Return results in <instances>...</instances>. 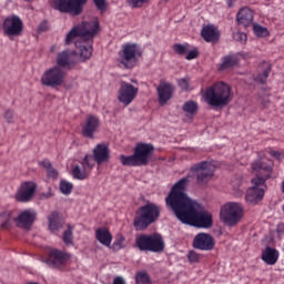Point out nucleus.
Here are the masks:
<instances>
[{
    "label": "nucleus",
    "mask_w": 284,
    "mask_h": 284,
    "mask_svg": "<svg viewBox=\"0 0 284 284\" xmlns=\"http://www.w3.org/2000/svg\"><path fill=\"white\" fill-rule=\"evenodd\" d=\"M182 110L186 114L194 116L199 112V103L196 101L189 100L183 104Z\"/></svg>",
    "instance_id": "72a5a7b5"
},
{
    "label": "nucleus",
    "mask_w": 284,
    "mask_h": 284,
    "mask_svg": "<svg viewBox=\"0 0 284 284\" xmlns=\"http://www.w3.org/2000/svg\"><path fill=\"white\" fill-rule=\"evenodd\" d=\"M92 170H94V158H92L90 154H87L82 161H80V165L77 164L72 168L71 174L72 178L77 181H85V179H90Z\"/></svg>",
    "instance_id": "f8f14e48"
},
{
    "label": "nucleus",
    "mask_w": 284,
    "mask_h": 284,
    "mask_svg": "<svg viewBox=\"0 0 284 284\" xmlns=\"http://www.w3.org/2000/svg\"><path fill=\"white\" fill-rule=\"evenodd\" d=\"M14 210H4L0 212V221L1 223V230H10L12 227V222H17V215Z\"/></svg>",
    "instance_id": "bb28decb"
},
{
    "label": "nucleus",
    "mask_w": 284,
    "mask_h": 284,
    "mask_svg": "<svg viewBox=\"0 0 284 284\" xmlns=\"http://www.w3.org/2000/svg\"><path fill=\"white\" fill-rule=\"evenodd\" d=\"M3 30L8 37H19L23 32V21L17 16L7 18L3 22Z\"/></svg>",
    "instance_id": "6ab92c4d"
},
{
    "label": "nucleus",
    "mask_w": 284,
    "mask_h": 284,
    "mask_svg": "<svg viewBox=\"0 0 284 284\" xmlns=\"http://www.w3.org/2000/svg\"><path fill=\"white\" fill-rule=\"evenodd\" d=\"M236 0H227V8H234Z\"/></svg>",
    "instance_id": "864d4df0"
},
{
    "label": "nucleus",
    "mask_w": 284,
    "mask_h": 284,
    "mask_svg": "<svg viewBox=\"0 0 284 284\" xmlns=\"http://www.w3.org/2000/svg\"><path fill=\"white\" fill-rule=\"evenodd\" d=\"M77 65L74 61V53L70 51H62L58 53L55 68H63L64 70H72V67Z\"/></svg>",
    "instance_id": "b1692460"
},
{
    "label": "nucleus",
    "mask_w": 284,
    "mask_h": 284,
    "mask_svg": "<svg viewBox=\"0 0 284 284\" xmlns=\"http://www.w3.org/2000/svg\"><path fill=\"white\" fill-rule=\"evenodd\" d=\"M154 152V145L148 143H138L133 150L135 159L141 166L148 165L150 163V156Z\"/></svg>",
    "instance_id": "a211bd4d"
},
{
    "label": "nucleus",
    "mask_w": 284,
    "mask_h": 284,
    "mask_svg": "<svg viewBox=\"0 0 284 284\" xmlns=\"http://www.w3.org/2000/svg\"><path fill=\"white\" fill-rule=\"evenodd\" d=\"M191 172L196 174L199 185H206V183L214 176V172L210 169V162H200L191 166Z\"/></svg>",
    "instance_id": "2eb2a0df"
},
{
    "label": "nucleus",
    "mask_w": 284,
    "mask_h": 284,
    "mask_svg": "<svg viewBox=\"0 0 284 284\" xmlns=\"http://www.w3.org/2000/svg\"><path fill=\"white\" fill-rule=\"evenodd\" d=\"M243 214V204L239 202H229L224 204L220 212L221 221H223V223H225V225H229L230 227H233L234 225H237V223H241Z\"/></svg>",
    "instance_id": "6e6552de"
},
{
    "label": "nucleus",
    "mask_w": 284,
    "mask_h": 284,
    "mask_svg": "<svg viewBox=\"0 0 284 284\" xmlns=\"http://www.w3.org/2000/svg\"><path fill=\"white\" fill-rule=\"evenodd\" d=\"M172 94H174V87L171 83H162L158 88V97L160 104L165 105L170 99H172Z\"/></svg>",
    "instance_id": "393cba45"
},
{
    "label": "nucleus",
    "mask_w": 284,
    "mask_h": 284,
    "mask_svg": "<svg viewBox=\"0 0 284 284\" xmlns=\"http://www.w3.org/2000/svg\"><path fill=\"white\" fill-rule=\"evenodd\" d=\"M4 119L8 123H12L14 121V111L9 109L4 112Z\"/></svg>",
    "instance_id": "8fccbe9b"
},
{
    "label": "nucleus",
    "mask_w": 284,
    "mask_h": 284,
    "mask_svg": "<svg viewBox=\"0 0 284 284\" xmlns=\"http://www.w3.org/2000/svg\"><path fill=\"white\" fill-rule=\"evenodd\" d=\"M85 3H88V0H52V8L64 14L79 17V14L83 13Z\"/></svg>",
    "instance_id": "9d476101"
},
{
    "label": "nucleus",
    "mask_w": 284,
    "mask_h": 284,
    "mask_svg": "<svg viewBox=\"0 0 284 284\" xmlns=\"http://www.w3.org/2000/svg\"><path fill=\"white\" fill-rule=\"evenodd\" d=\"M252 170L256 174V178L252 179V184L254 186L247 190L245 201L246 203H251V205H256L261 203V201H263V196H265V190H267L265 182L272 176L274 162L262 159L255 160L252 163Z\"/></svg>",
    "instance_id": "f03ea898"
},
{
    "label": "nucleus",
    "mask_w": 284,
    "mask_h": 284,
    "mask_svg": "<svg viewBox=\"0 0 284 284\" xmlns=\"http://www.w3.org/2000/svg\"><path fill=\"white\" fill-rule=\"evenodd\" d=\"M233 39L240 43H245L247 41V34L243 32H235L233 33Z\"/></svg>",
    "instance_id": "a18cd8bd"
},
{
    "label": "nucleus",
    "mask_w": 284,
    "mask_h": 284,
    "mask_svg": "<svg viewBox=\"0 0 284 284\" xmlns=\"http://www.w3.org/2000/svg\"><path fill=\"white\" fill-rule=\"evenodd\" d=\"M101 125V120L97 115H89L82 125V136L85 139H94L97 130Z\"/></svg>",
    "instance_id": "aec40b11"
},
{
    "label": "nucleus",
    "mask_w": 284,
    "mask_h": 284,
    "mask_svg": "<svg viewBox=\"0 0 284 284\" xmlns=\"http://www.w3.org/2000/svg\"><path fill=\"white\" fill-rule=\"evenodd\" d=\"M120 163L128 168H141L139 160L136 159L135 153L132 155H120Z\"/></svg>",
    "instance_id": "c756f323"
},
{
    "label": "nucleus",
    "mask_w": 284,
    "mask_h": 284,
    "mask_svg": "<svg viewBox=\"0 0 284 284\" xmlns=\"http://www.w3.org/2000/svg\"><path fill=\"white\" fill-rule=\"evenodd\" d=\"M143 53L136 43H125L122 45L121 51L119 52L120 63L124 65L126 70H132L139 64V60Z\"/></svg>",
    "instance_id": "1a4fd4ad"
},
{
    "label": "nucleus",
    "mask_w": 284,
    "mask_h": 284,
    "mask_svg": "<svg viewBox=\"0 0 284 284\" xmlns=\"http://www.w3.org/2000/svg\"><path fill=\"white\" fill-rule=\"evenodd\" d=\"M201 37L206 43H219L221 39V31L214 24H207L202 28Z\"/></svg>",
    "instance_id": "5701e85b"
},
{
    "label": "nucleus",
    "mask_w": 284,
    "mask_h": 284,
    "mask_svg": "<svg viewBox=\"0 0 284 284\" xmlns=\"http://www.w3.org/2000/svg\"><path fill=\"white\" fill-rule=\"evenodd\" d=\"M270 72H272V67L267 65V68L262 73L256 75L255 81L262 84L266 83L267 79L270 78Z\"/></svg>",
    "instance_id": "79ce46f5"
},
{
    "label": "nucleus",
    "mask_w": 284,
    "mask_h": 284,
    "mask_svg": "<svg viewBox=\"0 0 284 284\" xmlns=\"http://www.w3.org/2000/svg\"><path fill=\"white\" fill-rule=\"evenodd\" d=\"M253 32L255 37H260V38L270 37V31L267 30V28L261 24H253Z\"/></svg>",
    "instance_id": "a19ab883"
},
{
    "label": "nucleus",
    "mask_w": 284,
    "mask_h": 284,
    "mask_svg": "<svg viewBox=\"0 0 284 284\" xmlns=\"http://www.w3.org/2000/svg\"><path fill=\"white\" fill-rule=\"evenodd\" d=\"M37 194V183L28 181L20 185V190L17 191L14 199L18 203H30Z\"/></svg>",
    "instance_id": "dca6fc26"
},
{
    "label": "nucleus",
    "mask_w": 284,
    "mask_h": 284,
    "mask_svg": "<svg viewBox=\"0 0 284 284\" xmlns=\"http://www.w3.org/2000/svg\"><path fill=\"white\" fill-rule=\"evenodd\" d=\"M199 57V49H193V50H190L189 49V52L186 53V57L185 59L187 61H192L193 59H196Z\"/></svg>",
    "instance_id": "09e8293b"
},
{
    "label": "nucleus",
    "mask_w": 284,
    "mask_h": 284,
    "mask_svg": "<svg viewBox=\"0 0 284 284\" xmlns=\"http://www.w3.org/2000/svg\"><path fill=\"white\" fill-rule=\"evenodd\" d=\"M173 51L175 52V54L183 57L184 54H187L190 52V44L175 43L173 44Z\"/></svg>",
    "instance_id": "ea45409f"
},
{
    "label": "nucleus",
    "mask_w": 284,
    "mask_h": 284,
    "mask_svg": "<svg viewBox=\"0 0 284 284\" xmlns=\"http://www.w3.org/2000/svg\"><path fill=\"white\" fill-rule=\"evenodd\" d=\"M262 261H264L266 265H276V263L278 262L277 250L267 246L262 253Z\"/></svg>",
    "instance_id": "c85d7f7f"
},
{
    "label": "nucleus",
    "mask_w": 284,
    "mask_h": 284,
    "mask_svg": "<svg viewBox=\"0 0 284 284\" xmlns=\"http://www.w3.org/2000/svg\"><path fill=\"white\" fill-rule=\"evenodd\" d=\"M72 258V255L63 251L53 248L50 251L48 257L44 260V263L52 267L53 270H63L68 262Z\"/></svg>",
    "instance_id": "ddd939ff"
},
{
    "label": "nucleus",
    "mask_w": 284,
    "mask_h": 284,
    "mask_svg": "<svg viewBox=\"0 0 284 284\" xmlns=\"http://www.w3.org/2000/svg\"><path fill=\"white\" fill-rule=\"evenodd\" d=\"M135 245L140 252L161 254L165 250V242L159 233L138 235L135 237Z\"/></svg>",
    "instance_id": "0eeeda50"
},
{
    "label": "nucleus",
    "mask_w": 284,
    "mask_h": 284,
    "mask_svg": "<svg viewBox=\"0 0 284 284\" xmlns=\"http://www.w3.org/2000/svg\"><path fill=\"white\" fill-rule=\"evenodd\" d=\"M204 100L211 108H225L232 103V88L225 82H216L205 89Z\"/></svg>",
    "instance_id": "39448f33"
},
{
    "label": "nucleus",
    "mask_w": 284,
    "mask_h": 284,
    "mask_svg": "<svg viewBox=\"0 0 284 284\" xmlns=\"http://www.w3.org/2000/svg\"><path fill=\"white\" fill-rule=\"evenodd\" d=\"M73 232H74V226H72L71 224H68L67 230L63 232V235H62V241L64 245H72L74 241Z\"/></svg>",
    "instance_id": "f704fd0d"
},
{
    "label": "nucleus",
    "mask_w": 284,
    "mask_h": 284,
    "mask_svg": "<svg viewBox=\"0 0 284 284\" xmlns=\"http://www.w3.org/2000/svg\"><path fill=\"white\" fill-rule=\"evenodd\" d=\"M64 82L65 71L59 67L48 69L41 77V83L47 88H61Z\"/></svg>",
    "instance_id": "9b49d317"
},
{
    "label": "nucleus",
    "mask_w": 284,
    "mask_h": 284,
    "mask_svg": "<svg viewBox=\"0 0 284 284\" xmlns=\"http://www.w3.org/2000/svg\"><path fill=\"white\" fill-rule=\"evenodd\" d=\"M239 64V58L236 55H226L223 58L222 63L219 67L220 72L223 70H230V68H234V65Z\"/></svg>",
    "instance_id": "2f4dec72"
},
{
    "label": "nucleus",
    "mask_w": 284,
    "mask_h": 284,
    "mask_svg": "<svg viewBox=\"0 0 284 284\" xmlns=\"http://www.w3.org/2000/svg\"><path fill=\"white\" fill-rule=\"evenodd\" d=\"M59 187H60V192L64 194V196H70V194H72V190H74V184H72V182H69L67 180H61Z\"/></svg>",
    "instance_id": "e433bc0d"
},
{
    "label": "nucleus",
    "mask_w": 284,
    "mask_h": 284,
    "mask_svg": "<svg viewBox=\"0 0 284 284\" xmlns=\"http://www.w3.org/2000/svg\"><path fill=\"white\" fill-rule=\"evenodd\" d=\"M161 216V206L155 203H146L140 206L135 212L133 225L136 230H148L152 223H156Z\"/></svg>",
    "instance_id": "423d86ee"
},
{
    "label": "nucleus",
    "mask_w": 284,
    "mask_h": 284,
    "mask_svg": "<svg viewBox=\"0 0 284 284\" xmlns=\"http://www.w3.org/2000/svg\"><path fill=\"white\" fill-rule=\"evenodd\" d=\"M216 242L209 233H197L193 240V247L202 252H212Z\"/></svg>",
    "instance_id": "f3484780"
},
{
    "label": "nucleus",
    "mask_w": 284,
    "mask_h": 284,
    "mask_svg": "<svg viewBox=\"0 0 284 284\" xmlns=\"http://www.w3.org/2000/svg\"><path fill=\"white\" fill-rule=\"evenodd\" d=\"M37 220V212L32 209H28L22 211L17 217L16 223L18 227L22 230H30L32 227L34 221Z\"/></svg>",
    "instance_id": "412c9836"
},
{
    "label": "nucleus",
    "mask_w": 284,
    "mask_h": 284,
    "mask_svg": "<svg viewBox=\"0 0 284 284\" xmlns=\"http://www.w3.org/2000/svg\"><path fill=\"white\" fill-rule=\"evenodd\" d=\"M39 165H41L47 170L48 179H59V171L52 168V163L50 162V160H44L42 162H39Z\"/></svg>",
    "instance_id": "473e14b6"
},
{
    "label": "nucleus",
    "mask_w": 284,
    "mask_h": 284,
    "mask_svg": "<svg viewBox=\"0 0 284 284\" xmlns=\"http://www.w3.org/2000/svg\"><path fill=\"white\" fill-rule=\"evenodd\" d=\"M236 21L239 26H244V28H248V26L254 21V12L252 11V9L244 7L237 12Z\"/></svg>",
    "instance_id": "a878e982"
},
{
    "label": "nucleus",
    "mask_w": 284,
    "mask_h": 284,
    "mask_svg": "<svg viewBox=\"0 0 284 284\" xmlns=\"http://www.w3.org/2000/svg\"><path fill=\"white\" fill-rule=\"evenodd\" d=\"M49 221V230L51 232H59L61 230V219L59 217V212L53 211L48 217Z\"/></svg>",
    "instance_id": "7c9ffc66"
},
{
    "label": "nucleus",
    "mask_w": 284,
    "mask_h": 284,
    "mask_svg": "<svg viewBox=\"0 0 284 284\" xmlns=\"http://www.w3.org/2000/svg\"><path fill=\"white\" fill-rule=\"evenodd\" d=\"M178 85L184 92H192V90H194V87H192V81L190 77L178 79Z\"/></svg>",
    "instance_id": "c9c22d12"
},
{
    "label": "nucleus",
    "mask_w": 284,
    "mask_h": 284,
    "mask_svg": "<svg viewBox=\"0 0 284 284\" xmlns=\"http://www.w3.org/2000/svg\"><path fill=\"white\" fill-rule=\"evenodd\" d=\"M99 34V20L83 21L80 24L73 27L65 37V45H70L75 41V48L80 54V61L85 63V61L92 58V52L94 45V36ZM79 39V40H77Z\"/></svg>",
    "instance_id": "f257e3e1"
},
{
    "label": "nucleus",
    "mask_w": 284,
    "mask_h": 284,
    "mask_svg": "<svg viewBox=\"0 0 284 284\" xmlns=\"http://www.w3.org/2000/svg\"><path fill=\"white\" fill-rule=\"evenodd\" d=\"M190 179H192V176L186 175L178 181L165 199L166 206L169 210H172L174 214H179V212L194 203V200L189 199L185 193L187 185H190Z\"/></svg>",
    "instance_id": "20e7f679"
},
{
    "label": "nucleus",
    "mask_w": 284,
    "mask_h": 284,
    "mask_svg": "<svg viewBox=\"0 0 284 284\" xmlns=\"http://www.w3.org/2000/svg\"><path fill=\"white\" fill-rule=\"evenodd\" d=\"M268 154L271 156H273V159H276L277 161H283V159H284V152L283 151L270 150Z\"/></svg>",
    "instance_id": "49530a36"
},
{
    "label": "nucleus",
    "mask_w": 284,
    "mask_h": 284,
    "mask_svg": "<svg viewBox=\"0 0 284 284\" xmlns=\"http://www.w3.org/2000/svg\"><path fill=\"white\" fill-rule=\"evenodd\" d=\"M95 239L105 247H110V245H112V233H110V231L105 227L97 229Z\"/></svg>",
    "instance_id": "cd10ccee"
},
{
    "label": "nucleus",
    "mask_w": 284,
    "mask_h": 284,
    "mask_svg": "<svg viewBox=\"0 0 284 284\" xmlns=\"http://www.w3.org/2000/svg\"><path fill=\"white\" fill-rule=\"evenodd\" d=\"M93 159L94 165H102V163H108L110 161V148L106 144L101 143L98 144L94 150L93 154H91Z\"/></svg>",
    "instance_id": "4be33fe9"
},
{
    "label": "nucleus",
    "mask_w": 284,
    "mask_h": 284,
    "mask_svg": "<svg viewBox=\"0 0 284 284\" xmlns=\"http://www.w3.org/2000/svg\"><path fill=\"white\" fill-rule=\"evenodd\" d=\"M149 2L150 0H126V3H129L131 8H143V6Z\"/></svg>",
    "instance_id": "c03bdc74"
},
{
    "label": "nucleus",
    "mask_w": 284,
    "mask_h": 284,
    "mask_svg": "<svg viewBox=\"0 0 284 284\" xmlns=\"http://www.w3.org/2000/svg\"><path fill=\"white\" fill-rule=\"evenodd\" d=\"M26 1H32V0H26Z\"/></svg>",
    "instance_id": "4d7b16f0"
},
{
    "label": "nucleus",
    "mask_w": 284,
    "mask_h": 284,
    "mask_svg": "<svg viewBox=\"0 0 284 284\" xmlns=\"http://www.w3.org/2000/svg\"><path fill=\"white\" fill-rule=\"evenodd\" d=\"M113 284H125V280H123L121 276H118L113 280Z\"/></svg>",
    "instance_id": "603ef678"
},
{
    "label": "nucleus",
    "mask_w": 284,
    "mask_h": 284,
    "mask_svg": "<svg viewBox=\"0 0 284 284\" xmlns=\"http://www.w3.org/2000/svg\"><path fill=\"white\" fill-rule=\"evenodd\" d=\"M125 236L123 234H118L115 236V241L113 242L111 250L113 252H119V250H123L125 247Z\"/></svg>",
    "instance_id": "4c0bfd02"
},
{
    "label": "nucleus",
    "mask_w": 284,
    "mask_h": 284,
    "mask_svg": "<svg viewBox=\"0 0 284 284\" xmlns=\"http://www.w3.org/2000/svg\"><path fill=\"white\" fill-rule=\"evenodd\" d=\"M175 216L184 225L203 227L204 230L212 227L214 223L212 219V213L205 211V209H203V205L199 204L196 201L185 206L184 210L178 212Z\"/></svg>",
    "instance_id": "7ed1b4c3"
},
{
    "label": "nucleus",
    "mask_w": 284,
    "mask_h": 284,
    "mask_svg": "<svg viewBox=\"0 0 284 284\" xmlns=\"http://www.w3.org/2000/svg\"><path fill=\"white\" fill-rule=\"evenodd\" d=\"M162 1H164V3H168V1H170V0H162Z\"/></svg>",
    "instance_id": "6e6d98bb"
},
{
    "label": "nucleus",
    "mask_w": 284,
    "mask_h": 284,
    "mask_svg": "<svg viewBox=\"0 0 284 284\" xmlns=\"http://www.w3.org/2000/svg\"><path fill=\"white\" fill-rule=\"evenodd\" d=\"M135 283L136 284H152V280L150 275L145 271H140L135 274Z\"/></svg>",
    "instance_id": "58836bf2"
},
{
    "label": "nucleus",
    "mask_w": 284,
    "mask_h": 284,
    "mask_svg": "<svg viewBox=\"0 0 284 284\" xmlns=\"http://www.w3.org/2000/svg\"><path fill=\"white\" fill-rule=\"evenodd\" d=\"M42 196L45 199H52V192L43 193Z\"/></svg>",
    "instance_id": "5fc2aeb1"
},
{
    "label": "nucleus",
    "mask_w": 284,
    "mask_h": 284,
    "mask_svg": "<svg viewBox=\"0 0 284 284\" xmlns=\"http://www.w3.org/2000/svg\"><path fill=\"white\" fill-rule=\"evenodd\" d=\"M48 30V21H42L38 27V32H45Z\"/></svg>",
    "instance_id": "3c124183"
},
{
    "label": "nucleus",
    "mask_w": 284,
    "mask_h": 284,
    "mask_svg": "<svg viewBox=\"0 0 284 284\" xmlns=\"http://www.w3.org/2000/svg\"><path fill=\"white\" fill-rule=\"evenodd\" d=\"M187 258L191 263H199L201 256L195 251H190Z\"/></svg>",
    "instance_id": "de8ad7c7"
},
{
    "label": "nucleus",
    "mask_w": 284,
    "mask_h": 284,
    "mask_svg": "<svg viewBox=\"0 0 284 284\" xmlns=\"http://www.w3.org/2000/svg\"><path fill=\"white\" fill-rule=\"evenodd\" d=\"M139 94V88L134 87L130 82H121L119 92H118V101L123 105H130L132 101L136 99Z\"/></svg>",
    "instance_id": "4468645a"
},
{
    "label": "nucleus",
    "mask_w": 284,
    "mask_h": 284,
    "mask_svg": "<svg viewBox=\"0 0 284 284\" xmlns=\"http://www.w3.org/2000/svg\"><path fill=\"white\" fill-rule=\"evenodd\" d=\"M97 10L103 14L108 10V0H92Z\"/></svg>",
    "instance_id": "37998d69"
}]
</instances>
